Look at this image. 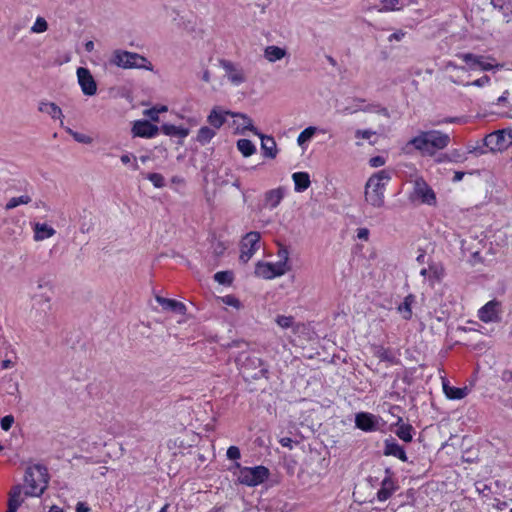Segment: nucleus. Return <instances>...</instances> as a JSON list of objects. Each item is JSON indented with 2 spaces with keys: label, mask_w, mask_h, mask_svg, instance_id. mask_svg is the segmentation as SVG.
Segmentation results:
<instances>
[{
  "label": "nucleus",
  "mask_w": 512,
  "mask_h": 512,
  "mask_svg": "<svg viewBox=\"0 0 512 512\" xmlns=\"http://www.w3.org/2000/svg\"><path fill=\"white\" fill-rule=\"evenodd\" d=\"M294 189L296 192L307 190L311 184L310 176L307 172H295L292 174Z\"/></svg>",
  "instance_id": "nucleus-27"
},
{
  "label": "nucleus",
  "mask_w": 512,
  "mask_h": 512,
  "mask_svg": "<svg viewBox=\"0 0 512 512\" xmlns=\"http://www.w3.org/2000/svg\"><path fill=\"white\" fill-rule=\"evenodd\" d=\"M484 144L492 151H499L508 147L505 138V130H498L487 135L484 139Z\"/></svg>",
  "instance_id": "nucleus-18"
},
{
  "label": "nucleus",
  "mask_w": 512,
  "mask_h": 512,
  "mask_svg": "<svg viewBox=\"0 0 512 512\" xmlns=\"http://www.w3.org/2000/svg\"><path fill=\"white\" fill-rule=\"evenodd\" d=\"M159 128L146 120H138L133 124L132 133L142 138H152L158 134Z\"/></svg>",
  "instance_id": "nucleus-16"
},
{
  "label": "nucleus",
  "mask_w": 512,
  "mask_h": 512,
  "mask_svg": "<svg viewBox=\"0 0 512 512\" xmlns=\"http://www.w3.org/2000/svg\"><path fill=\"white\" fill-rule=\"evenodd\" d=\"M27 490L25 495L41 496L48 483V473L46 467L36 464L27 468L24 477Z\"/></svg>",
  "instance_id": "nucleus-4"
},
{
  "label": "nucleus",
  "mask_w": 512,
  "mask_h": 512,
  "mask_svg": "<svg viewBox=\"0 0 512 512\" xmlns=\"http://www.w3.org/2000/svg\"><path fill=\"white\" fill-rule=\"evenodd\" d=\"M14 366V362L9 360V359H6V360H3L2 363H1V367L2 369H9L11 367Z\"/></svg>",
  "instance_id": "nucleus-62"
},
{
  "label": "nucleus",
  "mask_w": 512,
  "mask_h": 512,
  "mask_svg": "<svg viewBox=\"0 0 512 512\" xmlns=\"http://www.w3.org/2000/svg\"><path fill=\"white\" fill-rule=\"evenodd\" d=\"M48 29V23L43 17H37L35 23L31 27L32 33H44Z\"/></svg>",
  "instance_id": "nucleus-42"
},
{
  "label": "nucleus",
  "mask_w": 512,
  "mask_h": 512,
  "mask_svg": "<svg viewBox=\"0 0 512 512\" xmlns=\"http://www.w3.org/2000/svg\"><path fill=\"white\" fill-rule=\"evenodd\" d=\"M383 453L385 456H393L403 462L408 461L404 448L399 445L394 438H389L384 441Z\"/></svg>",
  "instance_id": "nucleus-20"
},
{
  "label": "nucleus",
  "mask_w": 512,
  "mask_h": 512,
  "mask_svg": "<svg viewBox=\"0 0 512 512\" xmlns=\"http://www.w3.org/2000/svg\"><path fill=\"white\" fill-rule=\"evenodd\" d=\"M465 119L463 117H445L440 120L431 121L430 124L432 126H439L442 124H451V123H464Z\"/></svg>",
  "instance_id": "nucleus-44"
},
{
  "label": "nucleus",
  "mask_w": 512,
  "mask_h": 512,
  "mask_svg": "<svg viewBox=\"0 0 512 512\" xmlns=\"http://www.w3.org/2000/svg\"><path fill=\"white\" fill-rule=\"evenodd\" d=\"M222 302L228 306H232L236 309H240L241 308V302L234 296L232 295H226L224 297H222Z\"/></svg>",
  "instance_id": "nucleus-47"
},
{
  "label": "nucleus",
  "mask_w": 512,
  "mask_h": 512,
  "mask_svg": "<svg viewBox=\"0 0 512 512\" xmlns=\"http://www.w3.org/2000/svg\"><path fill=\"white\" fill-rule=\"evenodd\" d=\"M359 111L370 112V113H378L383 115L386 118L390 117L389 111L387 108L381 106L380 104L372 103L365 104V100L361 98H357L354 100V105L352 108H346L345 112L348 114H353Z\"/></svg>",
  "instance_id": "nucleus-13"
},
{
  "label": "nucleus",
  "mask_w": 512,
  "mask_h": 512,
  "mask_svg": "<svg viewBox=\"0 0 512 512\" xmlns=\"http://www.w3.org/2000/svg\"><path fill=\"white\" fill-rule=\"evenodd\" d=\"M32 201V197L28 194H23L18 197H12L8 200V202L5 205L6 210H12L19 205H27Z\"/></svg>",
  "instance_id": "nucleus-37"
},
{
  "label": "nucleus",
  "mask_w": 512,
  "mask_h": 512,
  "mask_svg": "<svg viewBox=\"0 0 512 512\" xmlns=\"http://www.w3.org/2000/svg\"><path fill=\"white\" fill-rule=\"evenodd\" d=\"M13 423H14L13 415H7V416L3 417L1 420V428L4 431H8L12 427Z\"/></svg>",
  "instance_id": "nucleus-49"
},
{
  "label": "nucleus",
  "mask_w": 512,
  "mask_h": 512,
  "mask_svg": "<svg viewBox=\"0 0 512 512\" xmlns=\"http://www.w3.org/2000/svg\"><path fill=\"white\" fill-rule=\"evenodd\" d=\"M404 8L402 0H380L378 11L379 12H391L400 11Z\"/></svg>",
  "instance_id": "nucleus-34"
},
{
  "label": "nucleus",
  "mask_w": 512,
  "mask_h": 512,
  "mask_svg": "<svg viewBox=\"0 0 512 512\" xmlns=\"http://www.w3.org/2000/svg\"><path fill=\"white\" fill-rule=\"evenodd\" d=\"M216 135V130L207 126H203L199 129L197 133L196 140L202 144L205 145L209 143L212 138Z\"/></svg>",
  "instance_id": "nucleus-36"
},
{
  "label": "nucleus",
  "mask_w": 512,
  "mask_h": 512,
  "mask_svg": "<svg viewBox=\"0 0 512 512\" xmlns=\"http://www.w3.org/2000/svg\"><path fill=\"white\" fill-rule=\"evenodd\" d=\"M90 508L84 502H78L76 505V512H89Z\"/></svg>",
  "instance_id": "nucleus-61"
},
{
  "label": "nucleus",
  "mask_w": 512,
  "mask_h": 512,
  "mask_svg": "<svg viewBox=\"0 0 512 512\" xmlns=\"http://www.w3.org/2000/svg\"><path fill=\"white\" fill-rule=\"evenodd\" d=\"M161 132L167 136H174L179 138H186L190 131L184 127H178L173 124H164L160 128Z\"/></svg>",
  "instance_id": "nucleus-30"
},
{
  "label": "nucleus",
  "mask_w": 512,
  "mask_h": 512,
  "mask_svg": "<svg viewBox=\"0 0 512 512\" xmlns=\"http://www.w3.org/2000/svg\"><path fill=\"white\" fill-rule=\"evenodd\" d=\"M234 116L242 120L240 125H242L244 130H249L254 134H259V131L254 127L252 120L248 116L240 113L234 114Z\"/></svg>",
  "instance_id": "nucleus-39"
},
{
  "label": "nucleus",
  "mask_w": 512,
  "mask_h": 512,
  "mask_svg": "<svg viewBox=\"0 0 512 512\" xmlns=\"http://www.w3.org/2000/svg\"><path fill=\"white\" fill-rule=\"evenodd\" d=\"M56 231L45 223H36L34 225V240L42 241L55 235Z\"/></svg>",
  "instance_id": "nucleus-28"
},
{
  "label": "nucleus",
  "mask_w": 512,
  "mask_h": 512,
  "mask_svg": "<svg viewBox=\"0 0 512 512\" xmlns=\"http://www.w3.org/2000/svg\"><path fill=\"white\" fill-rule=\"evenodd\" d=\"M375 135V132L369 129L361 130L358 129L355 132V137L358 139H370L371 136Z\"/></svg>",
  "instance_id": "nucleus-50"
},
{
  "label": "nucleus",
  "mask_w": 512,
  "mask_h": 512,
  "mask_svg": "<svg viewBox=\"0 0 512 512\" xmlns=\"http://www.w3.org/2000/svg\"><path fill=\"white\" fill-rule=\"evenodd\" d=\"M237 362L240 365L243 375L247 378L259 379L266 377L268 373V369L262 359L255 355L242 353L237 358Z\"/></svg>",
  "instance_id": "nucleus-5"
},
{
  "label": "nucleus",
  "mask_w": 512,
  "mask_h": 512,
  "mask_svg": "<svg viewBox=\"0 0 512 512\" xmlns=\"http://www.w3.org/2000/svg\"><path fill=\"white\" fill-rule=\"evenodd\" d=\"M377 356L381 359V360H384V361H392V357L389 355V352L384 349V348H380L378 351H377Z\"/></svg>",
  "instance_id": "nucleus-58"
},
{
  "label": "nucleus",
  "mask_w": 512,
  "mask_h": 512,
  "mask_svg": "<svg viewBox=\"0 0 512 512\" xmlns=\"http://www.w3.org/2000/svg\"><path fill=\"white\" fill-rule=\"evenodd\" d=\"M279 442L283 447H287L289 449H292V447H293V445H292L293 440L291 438L284 437V438H281Z\"/></svg>",
  "instance_id": "nucleus-60"
},
{
  "label": "nucleus",
  "mask_w": 512,
  "mask_h": 512,
  "mask_svg": "<svg viewBox=\"0 0 512 512\" xmlns=\"http://www.w3.org/2000/svg\"><path fill=\"white\" fill-rule=\"evenodd\" d=\"M269 476V470L265 466L241 467L238 481L247 486L262 484Z\"/></svg>",
  "instance_id": "nucleus-6"
},
{
  "label": "nucleus",
  "mask_w": 512,
  "mask_h": 512,
  "mask_svg": "<svg viewBox=\"0 0 512 512\" xmlns=\"http://www.w3.org/2000/svg\"><path fill=\"white\" fill-rule=\"evenodd\" d=\"M261 139V149L265 157L274 159L277 156V146L272 136H267L259 132L257 134Z\"/></svg>",
  "instance_id": "nucleus-22"
},
{
  "label": "nucleus",
  "mask_w": 512,
  "mask_h": 512,
  "mask_svg": "<svg viewBox=\"0 0 512 512\" xmlns=\"http://www.w3.org/2000/svg\"><path fill=\"white\" fill-rule=\"evenodd\" d=\"M369 235H370V231H369V229H367L365 227L358 228L356 230V237L359 240L368 241L369 240Z\"/></svg>",
  "instance_id": "nucleus-52"
},
{
  "label": "nucleus",
  "mask_w": 512,
  "mask_h": 512,
  "mask_svg": "<svg viewBox=\"0 0 512 512\" xmlns=\"http://www.w3.org/2000/svg\"><path fill=\"white\" fill-rule=\"evenodd\" d=\"M156 301L165 310H171V311L181 314V315L185 314V312H186V306L182 302H179V301H176L173 299L164 298L162 296H156Z\"/></svg>",
  "instance_id": "nucleus-23"
},
{
  "label": "nucleus",
  "mask_w": 512,
  "mask_h": 512,
  "mask_svg": "<svg viewBox=\"0 0 512 512\" xmlns=\"http://www.w3.org/2000/svg\"><path fill=\"white\" fill-rule=\"evenodd\" d=\"M260 242V233L259 232H249L247 233L241 241L240 246V261L242 263H247L255 254V252L259 249Z\"/></svg>",
  "instance_id": "nucleus-8"
},
{
  "label": "nucleus",
  "mask_w": 512,
  "mask_h": 512,
  "mask_svg": "<svg viewBox=\"0 0 512 512\" xmlns=\"http://www.w3.org/2000/svg\"><path fill=\"white\" fill-rule=\"evenodd\" d=\"M386 476L381 482V488L377 492V499L379 501H386L397 490L398 486L391 477L390 470L386 469Z\"/></svg>",
  "instance_id": "nucleus-17"
},
{
  "label": "nucleus",
  "mask_w": 512,
  "mask_h": 512,
  "mask_svg": "<svg viewBox=\"0 0 512 512\" xmlns=\"http://www.w3.org/2000/svg\"><path fill=\"white\" fill-rule=\"evenodd\" d=\"M108 63L121 69H143L153 71L152 63L143 55L123 49L112 51Z\"/></svg>",
  "instance_id": "nucleus-2"
},
{
  "label": "nucleus",
  "mask_w": 512,
  "mask_h": 512,
  "mask_svg": "<svg viewBox=\"0 0 512 512\" xmlns=\"http://www.w3.org/2000/svg\"><path fill=\"white\" fill-rule=\"evenodd\" d=\"M412 199H420L422 203L433 205L436 203V196L433 190L422 178H417L413 183Z\"/></svg>",
  "instance_id": "nucleus-9"
},
{
  "label": "nucleus",
  "mask_w": 512,
  "mask_h": 512,
  "mask_svg": "<svg viewBox=\"0 0 512 512\" xmlns=\"http://www.w3.org/2000/svg\"><path fill=\"white\" fill-rule=\"evenodd\" d=\"M147 179L151 181L156 188H162L165 185V179L159 173H149Z\"/></svg>",
  "instance_id": "nucleus-45"
},
{
  "label": "nucleus",
  "mask_w": 512,
  "mask_h": 512,
  "mask_svg": "<svg viewBox=\"0 0 512 512\" xmlns=\"http://www.w3.org/2000/svg\"><path fill=\"white\" fill-rule=\"evenodd\" d=\"M38 110L49 115L52 119L62 120L63 118L61 108L54 102L41 101L39 102ZM61 123H63V121H61Z\"/></svg>",
  "instance_id": "nucleus-24"
},
{
  "label": "nucleus",
  "mask_w": 512,
  "mask_h": 512,
  "mask_svg": "<svg viewBox=\"0 0 512 512\" xmlns=\"http://www.w3.org/2000/svg\"><path fill=\"white\" fill-rule=\"evenodd\" d=\"M225 114H228V112L223 113L217 108H214L208 115L207 121L213 129H219L226 121Z\"/></svg>",
  "instance_id": "nucleus-33"
},
{
  "label": "nucleus",
  "mask_w": 512,
  "mask_h": 512,
  "mask_svg": "<svg viewBox=\"0 0 512 512\" xmlns=\"http://www.w3.org/2000/svg\"><path fill=\"white\" fill-rule=\"evenodd\" d=\"M132 158L134 159L133 169H134V170H138V169H139V166H138V164L136 163V158H135L134 156H132V155H130V154H124V155H122V156H121V158H120V159H121V162H122L123 164H129V163L131 162V159H132Z\"/></svg>",
  "instance_id": "nucleus-56"
},
{
  "label": "nucleus",
  "mask_w": 512,
  "mask_h": 512,
  "mask_svg": "<svg viewBox=\"0 0 512 512\" xmlns=\"http://www.w3.org/2000/svg\"><path fill=\"white\" fill-rule=\"evenodd\" d=\"M285 196V188L278 187L267 191L264 195V205L269 209L276 208Z\"/></svg>",
  "instance_id": "nucleus-21"
},
{
  "label": "nucleus",
  "mask_w": 512,
  "mask_h": 512,
  "mask_svg": "<svg viewBox=\"0 0 512 512\" xmlns=\"http://www.w3.org/2000/svg\"><path fill=\"white\" fill-rule=\"evenodd\" d=\"M219 64L225 72V77L233 86H240L247 81V73L240 64L225 59H221Z\"/></svg>",
  "instance_id": "nucleus-7"
},
{
  "label": "nucleus",
  "mask_w": 512,
  "mask_h": 512,
  "mask_svg": "<svg viewBox=\"0 0 512 512\" xmlns=\"http://www.w3.org/2000/svg\"><path fill=\"white\" fill-rule=\"evenodd\" d=\"M449 160V161H455V162H460V161H463L465 158L463 157L462 153H460L458 150H454L450 153V155H444L442 158H440L438 161L439 162H442V161H445V160Z\"/></svg>",
  "instance_id": "nucleus-46"
},
{
  "label": "nucleus",
  "mask_w": 512,
  "mask_h": 512,
  "mask_svg": "<svg viewBox=\"0 0 512 512\" xmlns=\"http://www.w3.org/2000/svg\"><path fill=\"white\" fill-rule=\"evenodd\" d=\"M391 180V174L387 170H381L373 174L365 186V200L373 207L380 208L384 205V193L387 184Z\"/></svg>",
  "instance_id": "nucleus-3"
},
{
  "label": "nucleus",
  "mask_w": 512,
  "mask_h": 512,
  "mask_svg": "<svg viewBox=\"0 0 512 512\" xmlns=\"http://www.w3.org/2000/svg\"><path fill=\"white\" fill-rule=\"evenodd\" d=\"M443 391L448 399L451 400H460L465 398L468 395V388H458L450 386L447 382H443Z\"/></svg>",
  "instance_id": "nucleus-26"
},
{
  "label": "nucleus",
  "mask_w": 512,
  "mask_h": 512,
  "mask_svg": "<svg viewBox=\"0 0 512 512\" xmlns=\"http://www.w3.org/2000/svg\"><path fill=\"white\" fill-rule=\"evenodd\" d=\"M214 279L216 282H218L219 284H224V285H229L232 283V280H233V276H232V273L231 272H228V271H220V272H217L215 275H214Z\"/></svg>",
  "instance_id": "nucleus-40"
},
{
  "label": "nucleus",
  "mask_w": 512,
  "mask_h": 512,
  "mask_svg": "<svg viewBox=\"0 0 512 512\" xmlns=\"http://www.w3.org/2000/svg\"><path fill=\"white\" fill-rule=\"evenodd\" d=\"M397 429L395 430V434L404 442H411L413 439L414 429L410 424L402 423V419L399 418L396 423Z\"/></svg>",
  "instance_id": "nucleus-29"
},
{
  "label": "nucleus",
  "mask_w": 512,
  "mask_h": 512,
  "mask_svg": "<svg viewBox=\"0 0 512 512\" xmlns=\"http://www.w3.org/2000/svg\"><path fill=\"white\" fill-rule=\"evenodd\" d=\"M66 131L79 143L90 144L92 142V138L88 135L78 133L70 128H67Z\"/></svg>",
  "instance_id": "nucleus-43"
},
{
  "label": "nucleus",
  "mask_w": 512,
  "mask_h": 512,
  "mask_svg": "<svg viewBox=\"0 0 512 512\" xmlns=\"http://www.w3.org/2000/svg\"><path fill=\"white\" fill-rule=\"evenodd\" d=\"M277 324L284 329L290 328L293 324V317L291 316H278L276 319Z\"/></svg>",
  "instance_id": "nucleus-48"
},
{
  "label": "nucleus",
  "mask_w": 512,
  "mask_h": 512,
  "mask_svg": "<svg viewBox=\"0 0 512 512\" xmlns=\"http://www.w3.org/2000/svg\"><path fill=\"white\" fill-rule=\"evenodd\" d=\"M427 271H429V282L431 285L441 281L445 274L443 265L436 262L429 263Z\"/></svg>",
  "instance_id": "nucleus-31"
},
{
  "label": "nucleus",
  "mask_w": 512,
  "mask_h": 512,
  "mask_svg": "<svg viewBox=\"0 0 512 512\" xmlns=\"http://www.w3.org/2000/svg\"><path fill=\"white\" fill-rule=\"evenodd\" d=\"M369 164L371 167L377 168L385 164V159L381 156H375L369 160Z\"/></svg>",
  "instance_id": "nucleus-55"
},
{
  "label": "nucleus",
  "mask_w": 512,
  "mask_h": 512,
  "mask_svg": "<svg viewBox=\"0 0 512 512\" xmlns=\"http://www.w3.org/2000/svg\"><path fill=\"white\" fill-rule=\"evenodd\" d=\"M415 302V296L412 294L407 295L404 301L398 306L397 310L402 318L408 320L412 317V304Z\"/></svg>",
  "instance_id": "nucleus-32"
},
{
  "label": "nucleus",
  "mask_w": 512,
  "mask_h": 512,
  "mask_svg": "<svg viewBox=\"0 0 512 512\" xmlns=\"http://www.w3.org/2000/svg\"><path fill=\"white\" fill-rule=\"evenodd\" d=\"M325 132L323 129H319L318 127H315V126H309L307 128H305L299 135H298V138H297V144L299 146H303L306 142L310 141V139L318 132Z\"/></svg>",
  "instance_id": "nucleus-35"
},
{
  "label": "nucleus",
  "mask_w": 512,
  "mask_h": 512,
  "mask_svg": "<svg viewBox=\"0 0 512 512\" xmlns=\"http://www.w3.org/2000/svg\"><path fill=\"white\" fill-rule=\"evenodd\" d=\"M51 283L50 281L46 280L45 278H40L38 279L37 281V288L42 290V289H51Z\"/></svg>",
  "instance_id": "nucleus-59"
},
{
  "label": "nucleus",
  "mask_w": 512,
  "mask_h": 512,
  "mask_svg": "<svg viewBox=\"0 0 512 512\" xmlns=\"http://www.w3.org/2000/svg\"><path fill=\"white\" fill-rule=\"evenodd\" d=\"M237 148L244 157H249L256 152L255 145L248 139H239L237 141Z\"/></svg>",
  "instance_id": "nucleus-38"
},
{
  "label": "nucleus",
  "mask_w": 512,
  "mask_h": 512,
  "mask_svg": "<svg viewBox=\"0 0 512 512\" xmlns=\"http://www.w3.org/2000/svg\"><path fill=\"white\" fill-rule=\"evenodd\" d=\"M278 257L279 261L276 262V264H284L285 273L290 270V267L288 265L289 260V251L286 247L281 246L278 251Z\"/></svg>",
  "instance_id": "nucleus-41"
},
{
  "label": "nucleus",
  "mask_w": 512,
  "mask_h": 512,
  "mask_svg": "<svg viewBox=\"0 0 512 512\" xmlns=\"http://www.w3.org/2000/svg\"><path fill=\"white\" fill-rule=\"evenodd\" d=\"M355 426L365 432L377 431L382 427L381 418L372 413L360 412L355 416Z\"/></svg>",
  "instance_id": "nucleus-10"
},
{
  "label": "nucleus",
  "mask_w": 512,
  "mask_h": 512,
  "mask_svg": "<svg viewBox=\"0 0 512 512\" xmlns=\"http://www.w3.org/2000/svg\"><path fill=\"white\" fill-rule=\"evenodd\" d=\"M457 57L465 62L469 70H476L479 68L483 71H490L494 68L502 67V65H493L485 61V57L481 55H475L473 53H459Z\"/></svg>",
  "instance_id": "nucleus-12"
},
{
  "label": "nucleus",
  "mask_w": 512,
  "mask_h": 512,
  "mask_svg": "<svg viewBox=\"0 0 512 512\" xmlns=\"http://www.w3.org/2000/svg\"><path fill=\"white\" fill-rule=\"evenodd\" d=\"M405 36V32H403L402 30H398L394 33H392L389 37H388V41L389 42H393V41H401Z\"/></svg>",
  "instance_id": "nucleus-57"
},
{
  "label": "nucleus",
  "mask_w": 512,
  "mask_h": 512,
  "mask_svg": "<svg viewBox=\"0 0 512 512\" xmlns=\"http://www.w3.org/2000/svg\"><path fill=\"white\" fill-rule=\"evenodd\" d=\"M505 138L507 140V145H512V129L505 130Z\"/></svg>",
  "instance_id": "nucleus-63"
},
{
  "label": "nucleus",
  "mask_w": 512,
  "mask_h": 512,
  "mask_svg": "<svg viewBox=\"0 0 512 512\" xmlns=\"http://www.w3.org/2000/svg\"><path fill=\"white\" fill-rule=\"evenodd\" d=\"M240 455V450L236 446H230L227 450V457L231 460L239 459Z\"/></svg>",
  "instance_id": "nucleus-53"
},
{
  "label": "nucleus",
  "mask_w": 512,
  "mask_h": 512,
  "mask_svg": "<svg viewBox=\"0 0 512 512\" xmlns=\"http://www.w3.org/2000/svg\"><path fill=\"white\" fill-rule=\"evenodd\" d=\"M450 136L439 130L420 131L409 140L407 146H413L423 155L433 156L439 150H444L450 144Z\"/></svg>",
  "instance_id": "nucleus-1"
},
{
  "label": "nucleus",
  "mask_w": 512,
  "mask_h": 512,
  "mask_svg": "<svg viewBox=\"0 0 512 512\" xmlns=\"http://www.w3.org/2000/svg\"><path fill=\"white\" fill-rule=\"evenodd\" d=\"M28 496L29 495H25V491H23L20 485L12 487L9 493L7 512H17L18 508L24 503Z\"/></svg>",
  "instance_id": "nucleus-19"
},
{
  "label": "nucleus",
  "mask_w": 512,
  "mask_h": 512,
  "mask_svg": "<svg viewBox=\"0 0 512 512\" xmlns=\"http://www.w3.org/2000/svg\"><path fill=\"white\" fill-rule=\"evenodd\" d=\"M286 55V49L279 46L271 45L264 49V57L270 63H275L276 61L283 59Z\"/></svg>",
  "instance_id": "nucleus-25"
},
{
  "label": "nucleus",
  "mask_w": 512,
  "mask_h": 512,
  "mask_svg": "<svg viewBox=\"0 0 512 512\" xmlns=\"http://www.w3.org/2000/svg\"><path fill=\"white\" fill-rule=\"evenodd\" d=\"M503 379L506 381H512V371H504Z\"/></svg>",
  "instance_id": "nucleus-64"
},
{
  "label": "nucleus",
  "mask_w": 512,
  "mask_h": 512,
  "mask_svg": "<svg viewBox=\"0 0 512 512\" xmlns=\"http://www.w3.org/2000/svg\"><path fill=\"white\" fill-rule=\"evenodd\" d=\"M77 78L83 94L87 96H93L96 94V81L87 68L79 67L77 69Z\"/></svg>",
  "instance_id": "nucleus-15"
},
{
  "label": "nucleus",
  "mask_w": 512,
  "mask_h": 512,
  "mask_svg": "<svg viewBox=\"0 0 512 512\" xmlns=\"http://www.w3.org/2000/svg\"><path fill=\"white\" fill-rule=\"evenodd\" d=\"M489 82H490V77L487 75H484L481 78L476 79L471 83H467L466 86L472 85V86H477V87H483V86L489 84Z\"/></svg>",
  "instance_id": "nucleus-51"
},
{
  "label": "nucleus",
  "mask_w": 512,
  "mask_h": 512,
  "mask_svg": "<svg viewBox=\"0 0 512 512\" xmlns=\"http://www.w3.org/2000/svg\"><path fill=\"white\" fill-rule=\"evenodd\" d=\"M500 306L498 300H491L478 310V318L485 323L498 322L500 320Z\"/></svg>",
  "instance_id": "nucleus-14"
},
{
  "label": "nucleus",
  "mask_w": 512,
  "mask_h": 512,
  "mask_svg": "<svg viewBox=\"0 0 512 512\" xmlns=\"http://www.w3.org/2000/svg\"><path fill=\"white\" fill-rule=\"evenodd\" d=\"M254 273L259 278L273 279L285 274L284 264L259 261L255 266Z\"/></svg>",
  "instance_id": "nucleus-11"
},
{
  "label": "nucleus",
  "mask_w": 512,
  "mask_h": 512,
  "mask_svg": "<svg viewBox=\"0 0 512 512\" xmlns=\"http://www.w3.org/2000/svg\"><path fill=\"white\" fill-rule=\"evenodd\" d=\"M159 113L160 110L157 108H151L144 111V114L149 117L152 121H158L159 120Z\"/></svg>",
  "instance_id": "nucleus-54"
}]
</instances>
